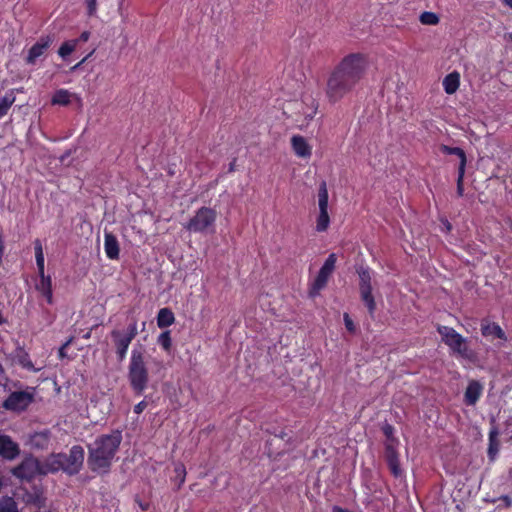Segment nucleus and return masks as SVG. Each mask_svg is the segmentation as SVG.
<instances>
[{
	"mask_svg": "<svg viewBox=\"0 0 512 512\" xmlns=\"http://www.w3.org/2000/svg\"><path fill=\"white\" fill-rule=\"evenodd\" d=\"M368 57L363 53H350L330 72L326 83V97L337 103L352 92L366 74Z\"/></svg>",
	"mask_w": 512,
	"mask_h": 512,
	"instance_id": "nucleus-1",
	"label": "nucleus"
},
{
	"mask_svg": "<svg viewBox=\"0 0 512 512\" xmlns=\"http://www.w3.org/2000/svg\"><path fill=\"white\" fill-rule=\"evenodd\" d=\"M119 432L99 437L89 448L88 463L94 471H105L115 456L121 443Z\"/></svg>",
	"mask_w": 512,
	"mask_h": 512,
	"instance_id": "nucleus-2",
	"label": "nucleus"
},
{
	"mask_svg": "<svg viewBox=\"0 0 512 512\" xmlns=\"http://www.w3.org/2000/svg\"><path fill=\"white\" fill-rule=\"evenodd\" d=\"M437 332L452 355L470 362L476 361L477 353L469 346L468 339L463 337L454 328L438 325Z\"/></svg>",
	"mask_w": 512,
	"mask_h": 512,
	"instance_id": "nucleus-3",
	"label": "nucleus"
},
{
	"mask_svg": "<svg viewBox=\"0 0 512 512\" xmlns=\"http://www.w3.org/2000/svg\"><path fill=\"white\" fill-rule=\"evenodd\" d=\"M128 377L135 391L141 393L146 389L149 379L148 369L144 354L139 350H133L131 353Z\"/></svg>",
	"mask_w": 512,
	"mask_h": 512,
	"instance_id": "nucleus-4",
	"label": "nucleus"
},
{
	"mask_svg": "<svg viewBox=\"0 0 512 512\" xmlns=\"http://www.w3.org/2000/svg\"><path fill=\"white\" fill-rule=\"evenodd\" d=\"M359 276V292L361 300L364 302L371 317L374 316L376 310V302L372 294V277L371 270L368 267H359L357 269Z\"/></svg>",
	"mask_w": 512,
	"mask_h": 512,
	"instance_id": "nucleus-5",
	"label": "nucleus"
},
{
	"mask_svg": "<svg viewBox=\"0 0 512 512\" xmlns=\"http://www.w3.org/2000/svg\"><path fill=\"white\" fill-rule=\"evenodd\" d=\"M336 262V254H329L310 287L309 293L312 297L317 296L319 292L326 287L330 276L335 270Z\"/></svg>",
	"mask_w": 512,
	"mask_h": 512,
	"instance_id": "nucleus-6",
	"label": "nucleus"
},
{
	"mask_svg": "<svg viewBox=\"0 0 512 512\" xmlns=\"http://www.w3.org/2000/svg\"><path fill=\"white\" fill-rule=\"evenodd\" d=\"M216 217L217 213L215 210L202 207L196 212L194 217L191 218L186 228L192 232H205L213 227Z\"/></svg>",
	"mask_w": 512,
	"mask_h": 512,
	"instance_id": "nucleus-7",
	"label": "nucleus"
},
{
	"mask_svg": "<svg viewBox=\"0 0 512 512\" xmlns=\"http://www.w3.org/2000/svg\"><path fill=\"white\" fill-rule=\"evenodd\" d=\"M328 201L329 195L326 183L323 181L318 189V206H319V214L316 218V231L317 232H325L329 228L330 217L328 214Z\"/></svg>",
	"mask_w": 512,
	"mask_h": 512,
	"instance_id": "nucleus-8",
	"label": "nucleus"
},
{
	"mask_svg": "<svg viewBox=\"0 0 512 512\" xmlns=\"http://www.w3.org/2000/svg\"><path fill=\"white\" fill-rule=\"evenodd\" d=\"M33 398L34 393L32 390L15 391L4 401L3 407L10 411H22L30 405Z\"/></svg>",
	"mask_w": 512,
	"mask_h": 512,
	"instance_id": "nucleus-9",
	"label": "nucleus"
},
{
	"mask_svg": "<svg viewBox=\"0 0 512 512\" xmlns=\"http://www.w3.org/2000/svg\"><path fill=\"white\" fill-rule=\"evenodd\" d=\"M42 470V464L37 459L28 457L13 470V474L21 479H31L38 474H43Z\"/></svg>",
	"mask_w": 512,
	"mask_h": 512,
	"instance_id": "nucleus-10",
	"label": "nucleus"
},
{
	"mask_svg": "<svg viewBox=\"0 0 512 512\" xmlns=\"http://www.w3.org/2000/svg\"><path fill=\"white\" fill-rule=\"evenodd\" d=\"M84 451L80 446L71 448L69 455L64 458V471L69 474L77 473L83 464Z\"/></svg>",
	"mask_w": 512,
	"mask_h": 512,
	"instance_id": "nucleus-11",
	"label": "nucleus"
},
{
	"mask_svg": "<svg viewBox=\"0 0 512 512\" xmlns=\"http://www.w3.org/2000/svg\"><path fill=\"white\" fill-rule=\"evenodd\" d=\"M480 330L482 336L490 341H493L494 339H500L503 342L507 341L506 333L501 328V326L498 323L492 322L487 318L481 320Z\"/></svg>",
	"mask_w": 512,
	"mask_h": 512,
	"instance_id": "nucleus-12",
	"label": "nucleus"
},
{
	"mask_svg": "<svg viewBox=\"0 0 512 512\" xmlns=\"http://www.w3.org/2000/svg\"><path fill=\"white\" fill-rule=\"evenodd\" d=\"M112 335L114 337L117 354L119 355L120 359H123L132 339L136 335V326L132 325L129 329V332L126 333L113 331Z\"/></svg>",
	"mask_w": 512,
	"mask_h": 512,
	"instance_id": "nucleus-13",
	"label": "nucleus"
},
{
	"mask_svg": "<svg viewBox=\"0 0 512 512\" xmlns=\"http://www.w3.org/2000/svg\"><path fill=\"white\" fill-rule=\"evenodd\" d=\"M384 457L391 474L395 478L400 477L403 471L401 469L397 447L385 445Z\"/></svg>",
	"mask_w": 512,
	"mask_h": 512,
	"instance_id": "nucleus-14",
	"label": "nucleus"
},
{
	"mask_svg": "<svg viewBox=\"0 0 512 512\" xmlns=\"http://www.w3.org/2000/svg\"><path fill=\"white\" fill-rule=\"evenodd\" d=\"M52 44L50 36L41 37L28 51L26 62L28 64H35L36 61L44 55L47 49Z\"/></svg>",
	"mask_w": 512,
	"mask_h": 512,
	"instance_id": "nucleus-15",
	"label": "nucleus"
},
{
	"mask_svg": "<svg viewBox=\"0 0 512 512\" xmlns=\"http://www.w3.org/2000/svg\"><path fill=\"white\" fill-rule=\"evenodd\" d=\"M36 290L46 299L48 304H53L52 279L49 275L38 272V280L36 282Z\"/></svg>",
	"mask_w": 512,
	"mask_h": 512,
	"instance_id": "nucleus-16",
	"label": "nucleus"
},
{
	"mask_svg": "<svg viewBox=\"0 0 512 512\" xmlns=\"http://www.w3.org/2000/svg\"><path fill=\"white\" fill-rule=\"evenodd\" d=\"M290 143L296 156L305 160H309L311 158L312 146L307 142V140L303 136H293L290 139Z\"/></svg>",
	"mask_w": 512,
	"mask_h": 512,
	"instance_id": "nucleus-17",
	"label": "nucleus"
},
{
	"mask_svg": "<svg viewBox=\"0 0 512 512\" xmlns=\"http://www.w3.org/2000/svg\"><path fill=\"white\" fill-rule=\"evenodd\" d=\"M484 387L478 380H471L464 392V403L468 406H474L482 396Z\"/></svg>",
	"mask_w": 512,
	"mask_h": 512,
	"instance_id": "nucleus-18",
	"label": "nucleus"
},
{
	"mask_svg": "<svg viewBox=\"0 0 512 512\" xmlns=\"http://www.w3.org/2000/svg\"><path fill=\"white\" fill-rule=\"evenodd\" d=\"M73 101L81 103V98L76 94L67 89L61 88L56 90L51 98L52 105L67 106Z\"/></svg>",
	"mask_w": 512,
	"mask_h": 512,
	"instance_id": "nucleus-19",
	"label": "nucleus"
},
{
	"mask_svg": "<svg viewBox=\"0 0 512 512\" xmlns=\"http://www.w3.org/2000/svg\"><path fill=\"white\" fill-rule=\"evenodd\" d=\"M18 454V445L10 437L0 433V456L6 459H14Z\"/></svg>",
	"mask_w": 512,
	"mask_h": 512,
	"instance_id": "nucleus-20",
	"label": "nucleus"
},
{
	"mask_svg": "<svg viewBox=\"0 0 512 512\" xmlns=\"http://www.w3.org/2000/svg\"><path fill=\"white\" fill-rule=\"evenodd\" d=\"M64 454H53L47 458L44 464H42V473H52L59 470L64 471Z\"/></svg>",
	"mask_w": 512,
	"mask_h": 512,
	"instance_id": "nucleus-21",
	"label": "nucleus"
},
{
	"mask_svg": "<svg viewBox=\"0 0 512 512\" xmlns=\"http://www.w3.org/2000/svg\"><path fill=\"white\" fill-rule=\"evenodd\" d=\"M104 251L106 256L111 260L118 259L119 257V243L116 237L111 233L106 232L104 235Z\"/></svg>",
	"mask_w": 512,
	"mask_h": 512,
	"instance_id": "nucleus-22",
	"label": "nucleus"
},
{
	"mask_svg": "<svg viewBox=\"0 0 512 512\" xmlns=\"http://www.w3.org/2000/svg\"><path fill=\"white\" fill-rule=\"evenodd\" d=\"M460 85V74L456 71L449 73L443 79L444 91L447 94H454Z\"/></svg>",
	"mask_w": 512,
	"mask_h": 512,
	"instance_id": "nucleus-23",
	"label": "nucleus"
},
{
	"mask_svg": "<svg viewBox=\"0 0 512 512\" xmlns=\"http://www.w3.org/2000/svg\"><path fill=\"white\" fill-rule=\"evenodd\" d=\"M440 150L446 155H456L459 157L458 169H466L467 158L464 150L460 147H450L448 145H441Z\"/></svg>",
	"mask_w": 512,
	"mask_h": 512,
	"instance_id": "nucleus-24",
	"label": "nucleus"
},
{
	"mask_svg": "<svg viewBox=\"0 0 512 512\" xmlns=\"http://www.w3.org/2000/svg\"><path fill=\"white\" fill-rule=\"evenodd\" d=\"M175 321L173 312L168 308H162L158 312L157 325L159 328H166L172 325Z\"/></svg>",
	"mask_w": 512,
	"mask_h": 512,
	"instance_id": "nucleus-25",
	"label": "nucleus"
},
{
	"mask_svg": "<svg viewBox=\"0 0 512 512\" xmlns=\"http://www.w3.org/2000/svg\"><path fill=\"white\" fill-rule=\"evenodd\" d=\"M498 430L497 428H493L489 432V445H488V456L491 460H493L496 454L499 451V441L497 439Z\"/></svg>",
	"mask_w": 512,
	"mask_h": 512,
	"instance_id": "nucleus-26",
	"label": "nucleus"
},
{
	"mask_svg": "<svg viewBox=\"0 0 512 512\" xmlns=\"http://www.w3.org/2000/svg\"><path fill=\"white\" fill-rule=\"evenodd\" d=\"M35 259L37 265V271L42 273L45 271V258L43 252V246L40 240L34 242Z\"/></svg>",
	"mask_w": 512,
	"mask_h": 512,
	"instance_id": "nucleus-27",
	"label": "nucleus"
},
{
	"mask_svg": "<svg viewBox=\"0 0 512 512\" xmlns=\"http://www.w3.org/2000/svg\"><path fill=\"white\" fill-rule=\"evenodd\" d=\"M394 427L391 424L386 423L382 427V432L386 438V441L384 443L385 445H391L393 447H398L399 440L394 436Z\"/></svg>",
	"mask_w": 512,
	"mask_h": 512,
	"instance_id": "nucleus-28",
	"label": "nucleus"
},
{
	"mask_svg": "<svg viewBox=\"0 0 512 512\" xmlns=\"http://www.w3.org/2000/svg\"><path fill=\"white\" fill-rule=\"evenodd\" d=\"M49 436L47 432H38L31 436L30 443L35 448H44L48 445Z\"/></svg>",
	"mask_w": 512,
	"mask_h": 512,
	"instance_id": "nucleus-29",
	"label": "nucleus"
},
{
	"mask_svg": "<svg viewBox=\"0 0 512 512\" xmlns=\"http://www.w3.org/2000/svg\"><path fill=\"white\" fill-rule=\"evenodd\" d=\"M78 45V40H68L65 41L59 48L58 54L61 58L65 59L68 57L72 52L75 51L76 47Z\"/></svg>",
	"mask_w": 512,
	"mask_h": 512,
	"instance_id": "nucleus-30",
	"label": "nucleus"
},
{
	"mask_svg": "<svg viewBox=\"0 0 512 512\" xmlns=\"http://www.w3.org/2000/svg\"><path fill=\"white\" fill-rule=\"evenodd\" d=\"M420 22L424 25H437L439 17L434 12L425 11L420 15Z\"/></svg>",
	"mask_w": 512,
	"mask_h": 512,
	"instance_id": "nucleus-31",
	"label": "nucleus"
},
{
	"mask_svg": "<svg viewBox=\"0 0 512 512\" xmlns=\"http://www.w3.org/2000/svg\"><path fill=\"white\" fill-rule=\"evenodd\" d=\"M0 512H17L16 504L12 498L0 500Z\"/></svg>",
	"mask_w": 512,
	"mask_h": 512,
	"instance_id": "nucleus-32",
	"label": "nucleus"
},
{
	"mask_svg": "<svg viewBox=\"0 0 512 512\" xmlns=\"http://www.w3.org/2000/svg\"><path fill=\"white\" fill-rule=\"evenodd\" d=\"M175 472V481L180 487L185 482L186 477V469L183 464H177L174 469Z\"/></svg>",
	"mask_w": 512,
	"mask_h": 512,
	"instance_id": "nucleus-33",
	"label": "nucleus"
},
{
	"mask_svg": "<svg viewBox=\"0 0 512 512\" xmlns=\"http://www.w3.org/2000/svg\"><path fill=\"white\" fill-rule=\"evenodd\" d=\"M458 175H457V189L456 193L458 197H462L464 195V176H465V169H458Z\"/></svg>",
	"mask_w": 512,
	"mask_h": 512,
	"instance_id": "nucleus-34",
	"label": "nucleus"
},
{
	"mask_svg": "<svg viewBox=\"0 0 512 512\" xmlns=\"http://www.w3.org/2000/svg\"><path fill=\"white\" fill-rule=\"evenodd\" d=\"M158 343L162 346V348L166 351H169L170 348H171V337H170V332L169 331H165L163 333H161L158 337Z\"/></svg>",
	"mask_w": 512,
	"mask_h": 512,
	"instance_id": "nucleus-35",
	"label": "nucleus"
},
{
	"mask_svg": "<svg viewBox=\"0 0 512 512\" xmlns=\"http://www.w3.org/2000/svg\"><path fill=\"white\" fill-rule=\"evenodd\" d=\"M14 102L13 97L0 98V118L3 117Z\"/></svg>",
	"mask_w": 512,
	"mask_h": 512,
	"instance_id": "nucleus-36",
	"label": "nucleus"
},
{
	"mask_svg": "<svg viewBox=\"0 0 512 512\" xmlns=\"http://www.w3.org/2000/svg\"><path fill=\"white\" fill-rule=\"evenodd\" d=\"M343 320H344V324H345L346 329L350 333H354L356 331V326H355L353 320L351 319V317L349 316L348 313H344Z\"/></svg>",
	"mask_w": 512,
	"mask_h": 512,
	"instance_id": "nucleus-37",
	"label": "nucleus"
},
{
	"mask_svg": "<svg viewBox=\"0 0 512 512\" xmlns=\"http://www.w3.org/2000/svg\"><path fill=\"white\" fill-rule=\"evenodd\" d=\"M146 408V402L145 401H141L140 403H138L135 407H134V412L136 414H140L143 412V410Z\"/></svg>",
	"mask_w": 512,
	"mask_h": 512,
	"instance_id": "nucleus-38",
	"label": "nucleus"
},
{
	"mask_svg": "<svg viewBox=\"0 0 512 512\" xmlns=\"http://www.w3.org/2000/svg\"><path fill=\"white\" fill-rule=\"evenodd\" d=\"M90 38V32L89 31H84L81 33L80 37L77 39L78 40V43L79 42H87Z\"/></svg>",
	"mask_w": 512,
	"mask_h": 512,
	"instance_id": "nucleus-39",
	"label": "nucleus"
},
{
	"mask_svg": "<svg viewBox=\"0 0 512 512\" xmlns=\"http://www.w3.org/2000/svg\"><path fill=\"white\" fill-rule=\"evenodd\" d=\"M5 382H6V377L4 375L2 366L0 365V386H4Z\"/></svg>",
	"mask_w": 512,
	"mask_h": 512,
	"instance_id": "nucleus-40",
	"label": "nucleus"
},
{
	"mask_svg": "<svg viewBox=\"0 0 512 512\" xmlns=\"http://www.w3.org/2000/svg\"><path fill=\"white\" fill-rule=\"evenodd\" d=\"M3 304H0V325L6 323V318L3 316Z\"/></svg>",
	"mask_w": 512,
	"mask_h": 512,
	"instance_id": "nucleus-41",
	"label": "nucleus"
},
{
	"mask_svg": "<svg viewBox=\"0 0 512 512\" xmlns=\"http://www.w3.org/2000/svg\"><path fill=\"white\" fill-rule=\"evenodd\" d=\"M332 512H350V511L348 509L342 508L340 506H334L332 509Z\"/></svg>",
	"mask_w": 512,
	"mask_h": 512,
	"instance_id": "nucleus-42",
	"label": "nucleus"
},
{
	"mask_svg": "<svg viewBox=\"0 0 512 512\" xmlns=\"http://www.w3.org/2000/svg\"><path fill=\"white\" fill-rule=\"evenodd\" d=\"M93 53H94V50L92 52H90L86 57H84L74 68H77L81 64H83Z\"/></svg>",
	"mask_w": 512,
	"mask_h": 512,
	"instance_id": "nucleus-43",
	"label": "nucleus"
},
{
	"mask_svg": "<svg viewBox=\"0 0 512 512\" xmlns=\"http://www.w3.org/2000/svg\"><path fill=\"white\" fill-rule=\"evenodd\" d=\"M280 440L281 439H279L277 436H274L273 438H271L270 443L273 445V444H276Z\"/></svg>",
	"mask_w": 512,
	"mask_h": 512,
	"instance_id": "nucleus-44",
	"label": "nucleus"
},
{
	"mask_svg": "<svg viewBox=\"0 0 512 512\" xmlns=\"http://www.w3.org/2000/svg\"><path fill=\"white\" fill-rule=\"evenodd\" d=\"M23 366H24V367H27L28 369H32V368H33V367H32V364H31V362H30V361L23 362Z\"/></svg>",
	"mask_w": 512,
	"mask_h": 512,
	"instance_id": "nucleus-45",
	"label": "nucleus"
},
{
	"mask_svg": "<svg viewBox=\"0 0 512 512\" xmlns=\"http://www.w3.org/2000/svg\"><path fill=\"white\" fill-rule=\"evenodd\" d=\"M503 2L512 9V0H503Z\"/></svg>",
	"mask_w": 512,
	"mask_h": 512,
	"instance_id": "nucleus-46",
	"label": "nucleus"
},
{
	"mask_svg": "<svg viewBox=\"0 0 512 512\" xmlns=\"http://www.w3.org/2000/svg\"><path fill=\"white\" fill-rule=\"evenodd\" d=\"M445 228H447V230H448V231H450V230H451V228H452V226H451L450 222H449V221H447V220H446V222H445Z\"/></svg>",
	"mask_w": 512,
	"mask_h": 512,
	"instance_id": "nucleus-47",
	"label": "nucleus"
},
{
	"mask_svg": "<svg viewBox=\"0 0 512 512\" xmlns=\"http://www.w3.org/2000/svg\"><path fill=\"white\" fill-rule=\"evenodd\" d=\"M140 507L144 510L146 509V507L144 506V504H140Z\"/></svg>",
	"mask_w": 512,
	"mask_h": 512,
	"instance_id": "nucleus-48",
	"label": "nucleus"
},
{
	"mask_svg": "<svg viewBox=\"0 0 512 512\" xmlns=\"http://www.w3.org/2000/svg\"><path fill=\"white\" fill-rule=\"evenodd\" d=\"M95 0H92V3L90 4V6L92 7V5L94 4Z\"/></svg>",
	"mask_w": 512,
	"mask_h": 512,
	"instance_id": "nucleus-49",
	"label": "nucleus"
}]
</instances>
